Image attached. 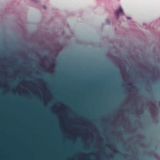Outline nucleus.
<instances>
[{"label": "nucleus", "mask_w": 160, "mask_h": 160, "mask_svg": "<svg viewBox=\"0 0 160 160\" xmlns=\"http://www.w3.org/2000/svg\"><path fill=\"white\" fill-rule=\"evenodd\" d=\"M120 13H122L123 15H124V13L123 11V10L122 9L121 7H120L118 10H117L115 12V14L116 16V17L117 19L119 18V15Z\"/></svg>", "instance_id": "nucleus-1"}, {"label": "nucleus", "mask_w": 160, "mask_h": 160, "mask_svg": "<svg viewBox=\"0 0 160 160\" xmlns=\"http://www.w3.org/2000/svg\"><path fill=\"white\" fill-rule=\"evenodd\" d=\"M132 84H128V85L130 86H132Z\"/></svg>", "instance_id": "nucleus-2"}, {"label": "nucleus", "mask_w": 160, "mask_h": 160, "mask_svg": "<svg viewBox=\"0 0 160 160\" xmlns=\"http://www.w3.org/2000/svg\"><path fill=\"white\" fill-rule=\"evenodd\" d=\"M116 151H117L115 149V150H114V152H116Z\"/></svg>", "instance_id": "nucleus-3"}, {"label": "nucleus", "mask_w": 160, "mask_h": 160, "mask_svg": "<svg viewBox=\"0 0 160 160\" xmlns=\"http://www.w3.org/2000/svg\"><path fill=\"white\" fill-rule=\"evenodd\" d=\"M127 18H128V19H130V18H129V17H128Z\"/></svg>", "instance_id": "nucleus-4"}]
</instances>
